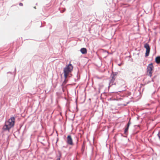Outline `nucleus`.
<instances>
[{
  "instance_id": "36",
  "label": "nucleus",
  "mask_w": 160,
  "mask_h": 160,
  "mask_svg": "<svg viewBox=\"0 0 160 160\" xmlns=\"http://www.w3.org/2000/svg\"><path fill=\"white\" fill-rule=\"evenodd\" d=\"M34 8H35V9H36V7L35 6L34 7Z\"/></svg>"
},
{
  "instance_id": "18",
  "label": "nucleus",
  "mask_w": 160,
  "mask_h": 160,
  "mask_svg": "<svg viewBox=\"0 0 160 160\" xmlns=\"http://www.w3.org/2000/svg\"><path fill=\"white\" fill-rule=\"evenodd\" d=\"M66 9L65 8H62V9L60 10V12L61 13H63L65 11Z\"/></svg>"
},
{
  "instance_id": "10",
  "label": "nucleus",
  "mask_w": 160,
  "mask_h": 160,
  "mask_svg": "<svg viewBox=\"0 0 160 160\" xmlns=\"http://www.w3.org/2000/svg\"><path fill=\"white\" fill-rule=\"evenodd\" d=\"M76 77L77 78V79H76L75 78L74 79V81L75 82H77L79 81L80 79V75L79 72V70H78L76 75Z\"/></svg>"
},
{
  "instance_id": "1",
  "label": "nucleus",
  "mask_w": 160,
  "mask_h": 160,
  "mask_svg": "<svg viewBox=\"0 0 160 160\" xmlns=\"http://www.w3.org/2000/svg\"><path fill=\"white\" fill-rule=\"evenodd\" d=\"M73 66L71 63L70 62L68 64H67L63 68V73L64 79L61 85L62 87L64 86L67 83L69 79L72 77V74L71 73L73 71Z\"/></svg>"
},
{
  "instance_id": "40",
  "label": "nucleus",
  "mask_w": 160,
  "mask_h": 160,
  "mask_svg": "<svg viewBox=\"0 0 160 160\" xmlns=\"http://www.w3.org/2000/svg\"><path fill=\"white\" fill-rule=\"evenodd\" d=\"M76 102L77 103V100H76Z\"/></svg>"
},
{
  "instance_id": "28",
  "label": "nucleus",
  "mask_w": 160,
  "mask_h": 160,
  "mask_svg": "<svg viewBox=\"0 0 160 160\" xmlns=\"http://www.w3.org/2000/svg\"><path fill=\"white\" fill-rule=\"evenodd\" d=\"M156 92V91H154L152 94V95L154 94Z\"/></svg>"
},
{
  "instance_id": "42",
  "label": "nucleus",
  "mask_w": 160,
  "mask_h": 160,
  "mask_svg": "<svg viewBox=\"0 0 160 160\" xmlns=\"http://www.w3.org/2000/svg\"><path fill=\"white\" fill-rule=\"evenodd\" d=\"M116 141V139L115 140V142Z\"/></svg>"
},
{
  "instance_id": "37",
  "label": "nucleus",
  "mask_w": 160,
  "mask_h": 160,
  "mask_svg": "<svg viewBox=\"0 0 160 160\" xmlns=\"http://www.w3.org/2000/svg\"><path fill=\"white\" fill-rule=\"evenodd\" d=\"M159 138V139H160V136H159V138Z\"/></svg>"
},
{
  "instance_id": "24",
  "label": "nucleus",
  "mask_w": 160,
  "mask_h": 160,
  "mask_svg": "<svg viewBox=\"0 0 160 160\" xmlns=\"http://www.w3.org/2000/svg\"><path fill=\"white\" fill-rule=\"evenodd\" d=\"M151 82V81H149L147 83H145V84H148Z\"/></svg>"
},
{
  "instance_id": "32",
  "label": "nucleus",
  "mask_w": 160,
  "mask_h": 160,
  "mask_svg": "<svg viewBox=\"0 0 160 160\" xmlns=\"http://www.w3.org/2000/svg\"><path fill=\"white\" fill-rule=\"evenodd\" d=\"M98 92H99L100 93V88H98Z\"/></svg>"
},
{
  "instance_id": "7",
  "label": "nucleus",
  "mask_w": 160,
  "mask_h": 160,
  "mask_svg": "<svg viewBox=\"0 0 160 160\" xmlns=\"http://www.w3.org/2000/svg\"><path fill=\"white\" fill-rule=\"evenodd\" d=\"M66 142L67 143L68 145L73 146L74 145V143L73 142V140L71 135H68Z\"/></svg>"
},
{
  "instance_id": "27",
  "label": "nucleus",
  "mask_w": 160,
  "mask_h": 160,
  "mask_svg": "<svg viewBox=\"0 0 160 160\" xmlns=\"http://www.w3.org/2000/svg\"><path fill=\"white\" fill-rule=\"evenodd\" d=\"M113 99H112V98H110L109 99V100H110V101H112V100H113Z\"/></svg>"
},
{
  "instance_id": "12",
  "label": "nucleus",
  "mask_w": 160,
  "mask_h": 160,
  "mask_svg": "<svg viewBox=\"0 0 160 160\" xmlns=\"http://www.w3.org/2000/svg\"><path fill=\"white\" fill-rule=\"evenodd\" d=\"M155 62L158 64L160 63V56H158L155 58Z\"/></svg>"
},
{
  "instance_id": "6",
  "label": "nucleus",
  "mask_w": 160,
  "mask_h": 160,
  "mask_svg": "<svg viewBox=\"0 0 160 160\" xmlns=\"http://www.w3.org/2000/svg\"><path fill=\"white\" fill-rule=\"evenodd\" d=\"M118 74V72H114L113 71H112V73L110 75V78H111V79L110 80L109 83H112L114 82L116 78L115 77L117 76Z\"/></svg>"
},
{
  "instance_id": "34",
  "label": "nucleus",
  "mask_w": 160,
  "mask_h": 160,
  "mask_svg": "<svg viewBox=\"0 0 160 160\" xmlns=\"http://www.w3.org/2000/svg\"><path fill=\"white\" fill-rule=\"evenodd\" d=\"M159 88H160L159 87L158 88L157 91H158L159 90Z\"/></svg>"
},
{
  "instance_id": "22",
  "label": "nucleus",
  "mask_w": 160,
  "mask_h": 160,
  "mask_svg": "<svg viewBox=\"0 0 160 160\" xmlns=\"http://www.w3.org/2000/svg\"><path fill=\"white\" fill-rule=\"evenodd\" d=\"M131 56L130 55L129 56H126V57H125V58H131Z\"/></svg>"
},
{
  "instance_id": "30",
  "label": "nucleus",
  "mask_w": 160,
  "mask_h": 160,
  "mask_svg": "<svg viewBox=\"0 0 160 160\" xmlns=\"http://www.w3.org/2000/svg\"><path fill=\"white\" fill-rule=\"evenodd\" d=\"M31 62H32V61H30V63H29V64H30V66H31Z\"/></svg>"
},
{
  "instance_id": "4",
  "label": "nucleus",
  "mask_w": 160,
  "mask_h": 160,
  "mask_svg": "<svg viewBox=\"0 0 160 160\" xmlns=\"http://www.w3.org/2000/svg\"><path fill=\"white\" fill-rule=\"evenodd\" d=\"M154 68V66L152 62L149 64L147 67V75L151 77L152 76V70Z\"/></svg>"
},
{
  "instance_id": "2",
  "label": "nucleus",
  "mask_w": 160,
  "mask_h": 160,
  "mask_svg": "<svg viewBox=\"0 0 160 160\" xmlns=\"http://www.w3.org/2000/svg\"><path fill=\"white\" fill-rule=\"evenodd\" d=\"M16 116H12L8 119V121L5 122V125L2 128L3 131L8 130L9 131L10 129L13 127L15 124Z\"/></svg>"
},
{
  "instance_id": "38",
  "label": "nucleus",
  "mask_w": 160,
  "mask_h": 160,
  "mask_svg": "<svg viewBox=\"0 0 160 160\" xmlns=\"http://www.w3.org/2000/svg\"><path fill=\"white\" fill-rule=\"evenodd\" d=\"M137 55H138L139 54V53L137 54Z\"/></svg>"
},
{
  "instance_id": "26",
  "label": "nucleus",
  "mask_w": 160,
  "mask_h": 160,
  "mask_svg": "<svg viewBox=\"0 0 160 160\" xmlns=\"http://www.w3.org/2000/svg\"><path fill=\"white\" fill-rule=\"evenodd\" d=\"M130 60L131 62H133V59H132V58H131V59H130Z\"/></svg>"
},
{
  "instance_id": "8",
  "label": "nucleus",
  "mask_w": 160,
  "mask_h": 160,
  "mask_svg": "<svg viewBox=\"0 0 160 160\" xmlns=\"http://www.w3.org/2000/svg\"><path fill=\"white\" fill-rule=\"evenodd\" d=\"M16 68H15L13 72H7V77L8 78H10L14 77L16 74Z\"/></svg>"
},
{
  "instance_id": "15",
  "label": "nucleus",
  "mask_w": 160,
  "mask_h": 160,
  "mask_svg": "<svg viewBox=\"0 0 160 160\" xmlns=\"http://www.w3.org/2000/svg\"><path fill=\"white\" fill-rule=\"evenodd\" d=\"M125 90H121V91L117 90L116 91H114V92H111V93H114V94H118L119 92H122V91H124Z\"/></svg>"
},
{
  "instance_id": "14",
  "label": "nucleus",
  "mask_w": 160,
  "mask_h": 160,
  "mask_svg": "<svg viewBox=\"0 0 160 160\" xmlns=\"http://www.w3.org/2000/svg\"><path fill=\"white\" fill-rule=\"evenodd\" d=\"M131 124V121H130V119L129 121H128V123L125 126V128H127L128 129H129V126Z\"/></svg>"
},
{
  "instance_id": "43",
  "label": "nucleus",
  "mask_w": 160,
  "mask_h": 160,
  "mask_svg": "<svg viewBox=\"0 0 160 160\" xmlns=\"http://www.w3.org/2000/svg\"><path fill=\"white\" fill-rule=\"evenodd\" d=\"M159 88H160V86L159 87Z\"/></svg>"
},
{
  "instance_id": "16",
  "label": "nucleus",
  "mask_w": 160,
  "mask_h": 160,
  "mask_svg": "<svg viewBox=\"0 0 160 160\" xmlns=\"http://www.w3.org/2000/svg\"><path fill=\"white\" fill-rule=\"evenodd\" d=\"M85 148V145L84 143L83 142V144L82 145V148H81V151L83 153Z\"/></svg>"
},
{
  "instance_id": "11",
  "label": "nucleus",
  "mask_w": 160,
  "mask_h": 160,
  "mask_svg": "<svg viewBox=\"0 0 160 160\" xmlns=\"http://www.w3.org/2000/svg\"><path fill=\"white\" fill-rule=\"evenodd\" d=\"M80 51L82 54H86L87 52V49L85 48H81Z\"/></svg>"
},
{
  "instance_id": "5",
  "label": "nucleus",
  "mask_w": 160,
  "mask_h": 160,
  "mask_svg": "<svg viewBox=\"0 0 160 160\" xmlns=\"http://www.w3.org/2000/svg\"><path fill=\"white\" fill-rule=\"evenodd\" d=\"M144 47L146 49L145 57L147 58L149 55L151 49L150 47L149 44L147 42L144 44Z\"/></svg>"
},
{
  "instance_id": "25",
  "label": "nucleus",
  "mask_w": 160,
  "mask_h": 160,
  "mask_svg": "<svg viewBox=\"0 0 160 160\" xmlns=\"http://www.w3.org/2000/svg\"><path fill=\"white\" fill-rule=\"evenodd\" d=\"M159 134H160V132H158V133L157 134V136H158V138H159V136H160Z\"/></svg>"
},
{
  "instance_id": "41",
  "label": "nucleus",
  "mask_w": 160,
  "mask_h": 160,
  "mask_svg": "<svg viewBox=\"0 0 160 160\" xmlns=\"http://www.w3.org/2000/svg\"><path fill=\"white\" fill-rule=\"evenodd\" d=\"M9 138V136H8V139Z\"/></svg>"
},
{
  "instance_id": "23",
  "label": "nucleus",
  "mask_w": 160,
  "mask_h": 160,
  "mask_svg": "<svg viewBox=\"0 0 160 160\" xmlns=\"http://www.w3.org/2000/svg\"><path fill=\"white\" fill-rule=\"evenodd\" d=\"M64 86H63V87H62V90L63 91V92H64Z\"/></svg>"
},
{
  "instance_id": "29",
  "label": "nucleus",
  "mask_w": 160,
  "mask_h": 160,
  "mask_svg": "<svg viewBox=\"0 0 160 160\" xmlns=\"http://www.w3.org/2000/svg\"><path fill=\"white\" fill-rule=\"evenodd\" d=\"M60 158H57L56 159V160H60Z\"/></svg>"
},
{
  "instance_id": "9",
  "label": "nucleus",
  "mask_w": 160,
  "mask_h": 160,
  "mask_svg": "<svg viewBox=\"0 0 160 160\" xmlns=\"http://www.w3.org/2000/svg\"><path fill=\"white\" fill-rule=\"evenodd\" d=\"M75 140H74V145L75 147V149H77L78 147V138L77 137H75Z\"/></svg>"
},
{
  "instance_id": "39",
  "label": "nucleus",
  "mask_w": 160,
  "mask_h": 160,
  "mask_svg": "<svg viewBox=\"0 0 160 160\" xmlns=\"http://www.w3.org/2000/svg\"><path fill=\"white\" fill-rule=\"evenodd\" d=\"M37 4H38V3H36V5H37Z\"/></svg>"
},
{
  "instance_id": "13",
  "label": "nucleus",
  "mask_w": 160,
  "mask_h": 160,
  "mask_svg": "<svg viewBox=\"0 0 160 160\" xmlns=\"http://www.w3.org/2000/svg\"><path fill=\"white\" fill-rule=\"evenodd\" d=\"M58 153L56 154V157L57 158H61V157H62V153L61 152L58 150Z\"/></svg>"
},
{
  "instance_id": "20",
  "label": "nucleus",
  "mask_w": 160,
  "mask_h": 160,
  "mask_svg": "<svg viewBox=\"0 0 160 160\" xmlns=\"http://www.w3.org/2000/svg\"><path fill=\"white\" fill-rule=\"evenodd\" d=\"M48 27H49L50 29H51L52 26L50 24H49L48 25Z\"/></svg>"
},
{
  "instance_id": "21",
  "label": "nucleus",
  "mask_w": 160,
  "mask_h": 160,
  "mask_svg": "<svg viewBox=\"0 0 160 160\" xmlns=\"http://www.w3.org/2000/svg\"><path fill=\"white\" fill-rule=\"evenodd\" d=\"M19 5L20 6H23V4L22 3L20 2L19 4Z\"/></svg>"
},
{
  "instance_id": "31",
  "label": "nucleus",
  "mask_w": 160,
  "mask_h": 160,
  "mask_svg": "<svg viewBox=\"0 0 160 160\" xmlns=\"http://www.w3.org/2000/svg\"><path fill=\"white\" fill-rule=\"evenodd\" d=\"M40 23L41 24V26H40V28H41V27H42V23L41 22H40Z\"/></svg>"
},
{
  "instance_id": "33",
  "label": "nucleus",
  "mask_w": 160,
  "mask_h": 160,
  "mask_svg": "<svg viewBox=\"0 0 160 160\" xmlns=\"http://www.w3.org/2000/svg\"><path fill=\"white\" fill-rule=\"evenodd\" d=\"M58 138H57L56 143H57L58 142Z\"/></svg>"
},
{
  "instance_id": "19",
  "label": "nucleus",
  "mask_w": 160,
  "mask_h": 160,
  "mask_svg": "<svg viewBox=\"0 0 160 160\" xmlns=\"http://www.w3.org/2000/svg\"><path fill=\"white\" fill-rule=\"evenodd\" d=\"M157 77V75H155L154 76L153 78H152V82H154V79L155 78Z\"/></svg>"
},
{
  "instance_id": "35",
  "label": "nucleus",
  "mask_w": 160,
  "mask_h": 160,
  "mask_svg": "<svg viewBox=\"0 0 160 160\" xmlns=\"http://www.w3.org/2000/svg\"><path fill=\"white\" fill-rule=\"evenodd\" d=\"M62 73L61 75V78H62Z\"/></svg>"
},
{
  "instance_id": "3",
  "label": "nucleus",
  "mask_w": 160,
  "mask_h": 160,
  "mask_svg": "<svg viewBox=\"0 0 160 160\" xmlns=\"http://www.w3.org/2000/svg\"><path fill=\"white\" fill-rule=\"evenodd\" d=\"M125 82L124 80L122 79H117L116 81L115 82L112 83H109L108 86V89L112 87L113 88H116L118 89L120 87L125 85Z\"/></svg>"
},
{
  "instance_id": "17",
  "label": "nucleus",
  "mask_w": 160,
  "mask_h": 160,
  "mask_svg": "<svg viewBox=\"0 0 160 160\" xmlns=\"http://www.w3.org/2000/svg\"><path fill=\"white\" fill-rule=\"evenodd\" d=\"M128 129L125 128V129L124 130V134H125V135H128Z\"/></svg>"
}]
</instances>
